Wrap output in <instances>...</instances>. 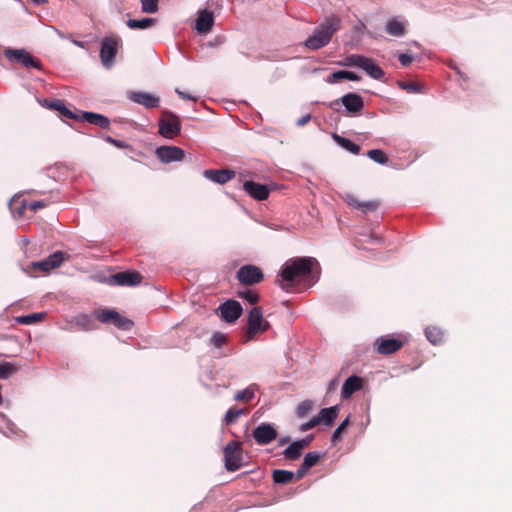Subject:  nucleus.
<instances>
[{"label":"nucleus","mask_w":512,"mask_h":512,"mask_svg":"<svg viewBox=\"0 0 512 512\" xmlns=\"http://www.w3.org/2000/svg\"><path fill=\"white\" fill-rule=\"evenodd\" d=\"M317 264V260L313 257L290 258L282 265L279 273L281 280H277V283L284 290H288V287L296 282L303 281L313 285L318 280L313 272V267Z\"/></svg>","instance_id":"obj_1"},{"label":"nucleus","mask_w":512,"mask_h":512,"mask_svg":"<svg viewBox=\"0 0 512 512\" xmlns=\"http://www.w3.org/2000/svg\"><path fill=\"white\" fill-rule=\"evenodd\" d=\"M341 28V18L337 15L327 16L305 40V46L310 50H318L325 47L331 41L333 35Z\"/></svg>","instance_id":"obj_2"},{"label":"nucleus","mask_w":512,"mask_h":512,"mask_svg":"<svg viewBox=\"0 0 512 512\" xmlns=\"http://www.w3.org/2000/svg\"><path fill=\"white\" fill-rule=\"evenodd\" d=\"M340 64L346 67L360 68L375 80H381L385 75L382 68L373 59L360 54L348 55Z\"/></svg>","instance_id":"obj_3"},{"label":"nucleus","mask_w":512,"mask_h":512,"mask_svg":"<svg viewBox=\"0 0 512 512\" xmlns=\"http://www.w3.org/2000/svg\"><path fill=\"white\" fill-rule=\"evenodd\" d=\"M269 327V322L263 318L262 308L259 306L252 308L248 315V326L244 342L252 341L256 335L264 333Z\"/></svg>","instance_id":"obj_4"},{"label":"nucleus","mask_w":512,"mask_h":512,"mask_svg":"<svg viewBox=\"0 0 512 512\" xmlns=\"http://www.w3.org/2000/svg\"><path fill=\"white\" fill-rule=\"evenodd\" d=\"M5 57L12 63H19L23 67L27 69H37L41 70L42 65L39 59L34 57L31 53H29L24 48H6L4 50Z\"/></svg>","instance_id":"obj_5"},{"label":"nucleus","mask_w":512,"mask_h":512,"mask_svg":"<svg viewBox=\"0 0 512 512\" xmlns=\"http://www.w3.org/2000/svg\"><path fill=\"white\" fill-rule=\"evenodd\" d=\"M248 455L239 444L231 442L226 444V471L234 472L248 463Z\"/></svg>","instance_id":"obj_6"},{"label":"nucleus","mask_w":512,"mask_h":512,"mask_svg":"<svg viewBox=\"0 0 512 512\" xmlns=\"http://www.w3.org/2000/svg\"><path fill=\"white\" fill-rule=\"evenodd\" d=\"M181 131L180 118L171 111H164L159 120V134L167 139H172Z\"/></svg>","instance_id":"obj_7"},{"label":"nucleus","mask_w":512,"mask_h":512,"mask_svg":"<svg viewBox=\"0 0 512 512\" xmlns=\"http://www.w3.org/2000/svg\"><path fill=\"white\" fill-rule=\"evenodd\" d=\"M236 278L240 284L251 286L262 282L264 274L258 266L247 264L238 269Z\"/></svg>","instance_id":"obj_8"},{"label":"nucleus","mask_w":512,"mask_h":512,"mask_svg":"<svg viewBox=\"0 0 512 512\" xmlns=\"http://www.w3.org/2000/svg\"><path fill=\"white\" fill-rule=\"evenodd\" d=\"M64 260L65 254L62 251H56L43 260L32 262L30 270L31 272H49L59 267Z\"/></svg>","instance_id":"obj_9"},{"label":"nucleus","mask_w":512,"mask_h":512,"mask_svg":"<svg viewBox=\"0 0 512 512\" xmlns=\"http://www.w3.org/2000/svg\"><path fill=\"white\" fill-rule=\"evenodd\" d=\"M118 40L106 37L101 41L100 58L103 66L110 69L117 54Z\"/></svg>","instance_id":"obj_10"},{"label":"nucleus","mask_w":512,"mask_h":512,"mask_svg":"<svg viewBox=\"0 0 512 512\" xmlns=\"http://www.w3.org/2000/svg\"><path fill=\"white\" fill-rule=\"evenodd\" d=\"M142 276L135 271H124L110 275L107 283L111 286H135L141 283Z\"/></svg>","instance_id":"obj_11"},{"label":"nucleus","mask_w":512,"mask_h":512,"mask_svg":"<svg viewBox=\"0 0 512 512\" xmlns=\"http://www.w3.org/2000/svg\"><path fill=\"white\" fill-rule=\"evenodd\" d=\"M341 103L346 111L351 114H359L364 108L363 98L354 92L347 93L331 103V107Z\"/></svg>","instance_id":"obj_12"},{"label":"nucleus","mask_w":512,"mask_h":512,"mask_svg":"<svg viewBox=\"0 0 512 512\" xmlns=\"http://www.w3.org/2000/svg\"><path fill=\"white\" fill-rule=\"evenodd\" d=\"M252 436L257 444L267 445L277 437V430L271 423L262 422L252 431Z\"/></svg>","instance_id":"obj_13"},{"label":"nucleus","mask_w":512,"mask_h":512,"mask_svg":"<svg viewBox=\"0 0 512 512\" xmlns=\"http://www.w3.org/2000/svg\"><path fill=\"white\" fill-rule=\"evenodd\" d=\"M127 98L147 109L157 108L160 104V98L158 96L144 91H128Z\"/></svg>","instance_id":"obj_14"},{"label":"nucleus","mask_w":512,"mask_h":512,"mask_svg":"<svg viewBox=\"0 0 512 512\" xmlns=\"http://www.w3.org/2000/svg\"><path fill=\"white\" fill-rule=\"evenodd\" d=\"M402 346L403 343L396 338L382 336L374 341L375 350L377 351V353L382 355H389L395 353L399 349H401Z\"/></svg>","instance_id":"obj_15"},{"label":"nucleus","mask_w":512,"mask_h":512,"mask_svg":"<svg viewBox=\"0 0 512 512\" xmlns=\"http://www.w3.org/2000/svg\"><path fill=\"white\" fill-rule=\"evenodd\" d=\"M155 153L162 163L181 161L185 155L184 150L177 146H160Z\"/></svg>","instance_id":"obj_16"},{"label":"nucleus","mask_w":512,"mask_h":512,"mask_svg":"<svg viewBox=\"0 0 512 512\" xmlns=\"http://www.w3.org/2000/svg\"><path fill=\"white\" fill-rule=\"evenodd\" d=\"M214 25V15L213 12L204 9L200 10L197 13V18L195 20L194 28L200 35L208 34Z\"/></svg>","instance_id":"obj_17"},{"label":"nucleus","mask_w":512,"mask_h":512,"mask_svg":"<svg viewBox=\"0 0 512 512\" xmlns=\"http://www.w3.org/2000/svg\"><path fill=\"white\" fill-rule=\"evenodd\" d=\"M244 191L253 199L263 201L269 197L270 189L266 184H261L251 180L243 183Z\"/></svg>","instance_id":"obj_18"},{"label":"nucleus","mask_w":512,"mask_h":512,"mask_svg":"<svg viewBox=\"0 0 512 512\" xmlns=\"http://www.w3.org/2000/svg\"><path fill=\"white\" fill-rule=\"evenodd\" d=\"M80 120L86 121L89 124L95 125L101 129H109L110 127V120L106 116L95 112H81Z\"/></svg>","instance_id":"obj_19"},{"label":"nucleus","mask_w":512,"mask_h":512,"mask_svg":"<svg viewBox=\"0 0 512 512\" xmlns=\"http://www.w3.org/2000/svg\"><path fill=\"white\" fill-rule=\"evenodd\" d=\"M361 388L362 379L359 376L352 375L345 380L341 390V397L343 399H348L353 395V393Z\"/></svg>","instance_id":"obj_20"},{"label":"nucleus","mask_w":512,"mask_h":512,"mask_svg":"<svg viewBox=\"0 0 512 512\" xmlns=\"http://www.w3.org/2000/svg\"><path fill=\"white\" fill-rule=\"evenodd\" d=\"M243 308L236 300H226V323L235 322L242 314Z\"/></svg>","instance_id":"obj_21"},{"label":"nucleus","mask_w":512,"mask_h":512,"mask_svg":"<svg viewBox=\"0 0 512 512\" xmlns=\"http://www.w3.org/2000/svg\"><path fill=\"white\" fill-rule=\"evenodd\" d=\"M257 390L258 386L256 384H251L248 387L237 391L233 396V400L240 403H249L255 398Z\"/></svg>","instance_id":"obj_22"},{"label":"nucleus","mask_w":512,"mask_h":512,"mask_svg":"<svg viewBox=\"0 0 512 512\" xmlns=\"http://www.w3.org/2000/svg\"><path fill=\"white\" fill-rule=\"evenodd\" d=\"M339 407L337 405L328 408H322L316 416L319 419V424L322 422L327 426H331L337 418Z\"/></svg>","instance_id":"obj_23"},{"label":"nucleus","mask_w":512,"mask_h":512,"mask_svg":"<svg viewBox=\"0 0 512 512\" xmlns=\"http://www.w3.org/2000/svg\"><path fill=\"white\" fill-rule=\"evenodd\" d=\"M333 139L338 145H340L343 149L349 151L350 153L354 155H358L360 153V146L351 141L350 139L339 136L336 133L333 134Z\"/></svg>","instance_id":"obj_24"},{"label":"nucleus","mask_w":512,"mask_h":512,"mask_svg":"<svg viewBox=\"0 0 512 512\" xmlns=\"http://www.w3.org/2000/svg\"><path fill=\"white\" fill-rule=\"evenodd\" d=\"M157 23L155 18L145 17L142 19H129L126 24L131 29L145 30Z\"/></svg>","instance_id":"obj_25"},{"label":"nucleus","mask_w":512,"mask_h":512,"mask_svg":"<svg viewBox=\"0 0 512 512\" xmlns=\"http://www.w3.org/2000/svg\"><path fill=\"white\" fill-rule=\"evenodd\" d=\"M385 31L392 36L400 37L405 33L404 26L397 19L393 18L386 23Z\"/></svg>","instance_id":"obj_26"},{"label":"nucleus","mask_w":512,"mask_h":512,"mask_svg":"<svg viewBox=\"0 0 512 512\" xmlns=\"http://www.w3.org/2000/svg\"><path fill=\"white\" fill-rule=\"evenodd\" d=\"M95 318L104 324L112 323L117 311L114 309H96L94 311Z\"/></svg>","instance_id":"obj_27"},{"label":"nucleus","mask_w":512,"mask_h":512,"mask_svg":"<svg viewBox=\"0 0 512 512\" xmlns=\"http://www.w3.org/2000/svg\"><path fill=\"white\" fill-rule=\"evenodd\" d=\"M295 477L294 472L289 470L277 469L273 471V480L277 484H287Z\"/></svg>","instance_id":"obj_28"},{"label":"nucleus","mask_w":512,"mask_h":512,"mask_svg":"<svg viewBox=\"0 0 512 512\" xmlns=\"http://www.w3.org/2000/svg\"><path fill=\"white\" fill-rule=\"evenodd\" d=\"M302 448L299 443L293 441L288 447L282 452L285 459L295 460L298 459L302 454Z\"/></svg>","instance_id":"obj_29"},{"label":"nucleus","mask_w":512,"mask_h":512,"mask_svg":"<svg viewBox=\"0 0 512 512\" xmlns=\"http://www.w3.org/2000/svg\"><path fill=\"white\" fill-rule=\"evenodd\" d=\"M249 412L245 407H230L226 410V425L235 422L240 416L246 415Z\"/></svg>","instance_id":"obj_30"},{"label":"nucleus","mask_w":512,"mask_h":512,"mask_svg":"<svg viewBox=\"0 0 512 512\" xmlns=\"http://www.w3.org/2000/svg\"><path fill=\"white\" fill-rule=\"evenodd\" d=\"M425 335L430 343L436 345L442 341L444 334L438 327L431 326L426 328Z\"/></svg>","instance_id":"obj_31"},{"label":"nucleus","mask_w":512,"mask_h":512,"mask_svg":"<svg viewBox=\"0 0 512 512\" xmlns=\"http://www.w3.org/2000/svg\"><path fill=\"white\" fill-rule=\"evenodd\" d=\"M19 369L15 363L12 362H2L0 363V379L7 380L11 375L16 373Z\"/></svg>","instance_id":"obj_32"},{"label":"nucleus","mask_w":512,"mask_h":512,"mask_svg":"<svg viewBox=\"0 0 512 512\" xmlns=\"http://www.w3.org/2000/svg\"><path fill=\"white\" fill-rule=\"evenodd\" d=\"M203 176L214 183L224 184V168L204 170Z\"/></svg>","instance_id":"obj_33"},{"label":"nucleus","mask_w":512,"mask_h":512,"mask_svg":"<svg viewBox=\"0 0 512 512\" xmlns=\"http://www.w3.org/2000/svg\"><path fill=\"white\" fill-rule=\"evenodd\" d=\"M44 318V313H33L29 315H22L16 318L17 323L23 325H31L41 321Z\"/></svg>","instance_id":"obj_34"},{"label":"nucleus","mask_w":512,"mask_h":512,"mask_svg":"<svg viewBox=\"0 0 512 512\" xmlns=\"http://www.w3.org/2000/svg\"><path fill=\"white\" fill-rule=\"evenodd\" d=\"M112 324L114 326H116L117 328L124 330V331H128L133 327V322L130 319L122 316L118 312H117V316H115Z\"/></svg>","instance_id":"obj_35"},{"label":"nucleus","mask_w":512,"mask_h":512,"mask_svg":"<svg viewBox=\"0 0 512 512\" xmlns=\"http://www.w3.org/2000/svg\"><path fill=\"white\" fill-rule=\"evenodd\" d=\"M312 409L313 402L311 400H304L297 405L295 413L298 418H304Z\"/></svg>","instance_id":"obj_36"},{"label":"nucleus","mask_w":512,"mask_h":512,"mask_svg":"<svg viewBox=\"0 0 512 512\" xmlns=\"http://www.w3.org/2000/svg\"><path fill=\"white\" fill-rule=\"evenodd\" d=\"M76 324L83 330H92L94 328V322L90 315L80 314L76 317Z\"/></svg>","instance_id":"obj_37"},{"label":"nucleus","mask_w":512,"mask_h":512,"mask_svg":"<svg viewBox=\"0 0 512 512\" xmlns=\"http://www.w3.org/2000/svg\"><path fill=\"white\" fill-rule=\"evenodd\" d=\"M367 156L378 164H386L388 162V157L386 154L380 149H372L367 152Z\"/></svg>","instance_id":"obj_38"},{"label":"nucleus","mask_w":512,"mask_h":512,"mask_svg":"<svg viewBox=\"0 0 512 512\" xmlns=\"http://www.w3.org/2000/svg\"><path fill=\"white\" fill-rule=\"evenodd\" d=\"M237 296L250 304H255L259 301L258 293L250 289L238 291Z\"/></svg>","instance_id":"obj_39"},{"label":"nucleus","mask_w":512,"mask_h":512,"mask_svg":"<svg viewBox=\"0 0 512 512\" xmlns=\"http://www.w3.org/2000/svg\"><path fill=\"white\" fill-rule=\"evenodd\" d=\"M159 0H140L143 13H156L159 9Z\"/></svg>","instance_id":"obj_40"},{"label":"nucleus","mask_w":512,"mask_h":512,"mask_svg":"<svg viewBox=\"0 0 512 512\" xmlns=\"http://www.w3.org/2000/svg\"><path fill=\"white\" fill-rule=\"evenodd\" d=\"M319 459H320V454L318 452H308L305 455L303 462H302L304 464V468L310 469L311 467H313L314 465L317 464Z\"/></svg>","instance_id":"obj_41"},{"label":"nucleus","mask_w":512,"mask_h":512,"mask_svg":"<svg viewBox=\"0 0 512 512\" xmlns=\"http://www.w3.org/2000/svg\"><path fill=\"white\" fill-rule=\"evenodd\" d=\"M9 207H10V210H11L12 214L15 217H21V216L24 215L25 209L27 207V202L26 201H22L20 203V205L18 207H16V206H14L13 201L11 200L9 202Z\"/></svg>","instance_id":"obj_42"},{"label":"nucleus","mask_w":512,"mask_h":512,"mask_svg":"<svg viewBox=\"0 0 512 512\" xmlns=\"http://www.w3.org/2000/svg\"><path fill=\"white\" fill-rule=\"evenodd\" d=\"M349 424V416L343 420L340 425L334 430V432L332 433V436H331V441L333 443H335L337 440L340 439L341 437V433L344 429H346V427L348 426Z\"/></svg>","instance_id":"obj_43"},{"label":"nucleus","mask_w":512,"mask_h":512,"mask_svg":"<svg viewBox=\"0 0 512 512\" xmlns=\"http://www.w3.org/2000/svg\"><path fill=\"white\" fill-rule=\"evenodd\" d=\"M398 86L407 91L408 93H419L421 92V86L416 83L399 82Z\"/></svg>","instance_id":"obj_44"},{"label":"nucleus","mask_w":512,"mask_h":512,"mask_svg":"<svg viewBox=\"0 0 512 512\" xmlns=\"http://www.w3.org/2000/svg\"><path fill=\"white\" fill-rule=\"evenodd\" d=\"M59 105V109H57V111L60 112V114L66 118H69V119H80V116L75 114L74 112H72L71 110H69L65 104L63 103V101H61L60 103H58Z\"/></svg>","instance_id":"obj_45"},{"label":"nucleus","mask_w":512,"mask_h":512,"mask_svg":"<svg viewBox=\"0 0 512 512\" xmlns=\"http://www.w3.org/2000/svg\"><path fill=\"white\" fill-rule=\"evenodd\" d=\"M346 70H338L333 72L325 81L329 84H334L342 79H345Z\"/></svg>","instance_id":"obj_46"},{"label":"nucleus","mask_w":512,"mask_h":512,"mask_svg":"<svg viewBox=\"0 0 512 512\" xmlns=\"http://www.w3.org/2000/svg\"><path fill=\"white\" fill-rule=\"evenodd\" d=\"M378 206H379V203H378V201H375V200L361 202L360 210L362 212L375 211L378 208Z\"/></svg>","instance_id":"obj_47"},{"label":"nucleus","mask_w":512,"mask_h":512,"mask_svg":"<svg viewBox=\"0 0 512 512\" xmlns=\"http://www.w3.org/2000/svg\"><path fill=\"white\" fill-rule=\"evenodd\" d=\"M318 424H319V419L315 416V417L311 418L309 421L301 424L299 429H300V431L305 432V431H308V430L314 428Z\"/></svg>","instance_id":"obj_48"},{"label":"nucleus","mask_w":512,"mask_h":512,"mask_svg":"<svg viewBox=\"0 0 512 512\" xmlns=\"http://www.w3.org/2000/svg\"><path fill=\"white\" fill-rule=\"evenodd\" d=\"M211 342L216 348H221L224 345V334L221 332H216L212 336Z\"/></svg>","instance_id":"obj_49"},{"label":"nucleus","mask_w":512,"mask_h":512,"mask_svg":"<svg viewBox=\"0 0 512 512\" xmlns=\"http://www.w3.org/2000/svg\"><path fill=\"white\" fill-rule=\"evenodd\" d=\"M60 102H61V100H48V99H45V100L41 101L40 104L43 107H46V108H49V109L57 111V109H59L58 103H60Z\"/></svg>","instance_id":"obj_50"},{"label":"nucleus","mask_w":512,"mask_h":512,"mask_svg":"<svg viewBox=\"0 0 512 512\" xmlns=\"http://www.w3.org/2000/svg\"><path fill=\"white\" fill-rule=\"evenodd\" d=\"M413 56L407 53H402L398 56V60L403 66H408L413 61Z\"/></svg>","instance_id":"obj_51"},{"label":"nucleus","mask_w":512,"mask_h":512,"mask_svg":"<svg viewBox=\"0 0 512 512\" xmlns=\"http://www.w3.org/2000/svg\"><path fill=\"white\" fill-rule=\"evenodd\" d=\"M44 207H46V202L42 200L34 201L29 204V209L33 212H36Z\"/></svg>","instance_id":"obj_52"},{"label":"nucleus","mask_w":512,"mask_h":512,"mask_svg":"<svg viewBox=\"0 0 512 512\" xmlns=\"http://www.w3.org/2000/svg\"><path fill=\"white\" fill-rule=\"evenodd\" d=\"M347 203L357 209H360L361 207V201H358L353 195L347 196Z\"/></svg>","instance_id":"obj_53"},{"label":"nucleus","mask_w":512,"mask_h":512,"mask_svg":"<svg viewBox=\"0 0 512 512\" xmlns=\"http://www.w3.org/2000/svg\"><path fill=\"white\" fill-rule=\"evenodd\" d=\"M314 436L313 435H308L307 437L303 438V439H300V440H296L297 443H299L301 445V448L304 449L305 447H307L311 441L313 440Z\"/></svg>","instance_id":"obj_54"},{"label":"nucleus","mask_w":512,"mask_h":512,"mask_svg":"<svg viewBox=\"0 0 512 512\" xmlns=\"http://www.w3.org/2000/svg\"><path fill=\"white\" fill-rule=\"evenodd\" d=\"M106 141L115 145L116 147L118 148H124L125 147V144L124 142L120 141V140H116V139H113L112 137L110 136H107L106 137Z\"/></svg>","instance_id":"obj_55"},{"label":"nucleus","mask_w":512,"mask_h":512,"mask_svg":"<svg viewBox=\"0 0 512 512\" xmlns=\"http://www.w3.org/2000/svg\"><path fill=\"white\" fill-rule=\"evenodd\" d=\"M311 119V115L310 114H306V115H303L302 117H300L298 120H297V125L298 126H304L305 124H307Z\"/></svg>","instance_id":"obj_56"},{"label":"nucleus","mask_w":512,"mask_h":512,"mask_svg":"<svg viewBox=\"0 0 512 512\" xmlns=\"http://www.w3.org/2000/svg\"><path fill=\"white\" fill-rule=\"evenodd\" d=\"M345 79L350 80V81H359L361 78L358 74H356L354 72L346 71Z\"/></svg>","instance_id":"obj_57"},{"label":"nucleus","mask_w":512,"mask_h":512,"mask_svg":"<svg viewBox=\"0 0 512 512\" xmlns=\"http://www.w3.org/2000/svg\"><path fill=\"white\" fill-rule=\"evenodd\" d=\"M308 470V468H304V464L302 463L294 474L297 479H301Z\"/></svg>","instance_id":"obj_58"},{"label":"nucleus","mask_w":512,"mask_h":512,"mask_svg":"<svg viewBox=\"0 0 512 512\" xmlns=\"http://www.w3.org/2000/svg\"><path fill=\"white\" fill-rule=\"evenodd\" d=\"M176 93L179 95L182 99H189V100H196V97H193L183 91H180L179 89H176Z\"/></svg>","instance_id":"obj_59"},{"label":"nucleus","mask_w":512,"mask_h":512,"mask_svg":"<svg viewBox=\"0 0 512 512\" xmlns=\"http://www.w3.org/2000/svg\"><path fill=\"white\" fill-rule=\"evenodd\" d=\"M216 313L221 320H224V302L219 304V306L216 309Z\"/></svg>","instance_id":"obj_60"},{"label":"nucleus","mask_w":512,"mask_h":512,"mask_svg":"<svg viewBox=\"0 0 512 512\" xmlns=\"http://www.w3.org/2000/svg\"><path fill=\"white\" fill-rule=\"evenodd\" d=\"M235 177V172L231 169L226 168V182Z\"/></svg>","instance_id":"obj_61"},{"label":"nucleus","mask_w":512,"mask_h":512,"mask_svg":"<svg viewBox=\"0 0 512 512\" xmlns=\"http://www.w3.org/2000/svg\"><path fill=\"white\" fill-rule=\"evenodd\" d=\"M32 2L36 5H43L48 2V0H32Z\"/></svg>","instance_id":"obj_62"},{"label":"nucleus","mask_w":512,"mask_h":512,"mask_svg":"<svg viewBox=\"0 0 512 512\" xmlns=\"http://www.w3.org/2000/svg\"><path fill=\"white\" fill-rule=\"evenodd\" d=\"M289 440H290V438L288 436L284 437V438H281L280 441H279V444L283 445L284 443L288 442Z\"/></svg>","instance_id":"obj_63"},{"label":"nucleus","mask_w":512,"mask_h":512,"mask_svg":"<svg viewBox=\"0 0 512 512\" xmlns=\"http://www.w3.org/2000/svg\"><path fill=\"white\" fill-rule=\"evenodd\" d=\"M208 377H209L211 380H216V377H215V376H213L211 372H209Z\"/></svg>","instance_id":"obj_64"}]
</instances>
